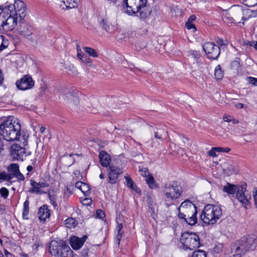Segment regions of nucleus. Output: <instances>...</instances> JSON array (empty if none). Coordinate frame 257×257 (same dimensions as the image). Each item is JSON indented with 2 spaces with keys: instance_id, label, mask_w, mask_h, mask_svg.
<instances>
[{
  "instance_id": "nucleus-6",
  "label": "nucleus",
  "mask_w": 257,
  "mask_h": 257,
  "mask_svg": "<svg viewBox=\"0 0 257 257\" xmlns=\"http://www.w3.org/2000/svg\"><path fill=\"white\" fill-rule=\"evenodd\" d=\"M163 190L165 198L168 200L178 198L182 192L181 186L176 181L166 184L163 187Z\"/></svg>"
},
{
  "instance_id": "nucleus-15",
  "label": "nucleus",
  "mask_w": 257,
  "mask_h": 257,
  "mask_svg": "<svg viewBox=\"0 0 257 257\" xmlns=\"http://www.w3.org/2000/svg\"><path fill=\"white\" fill-rule=\"evenodd\" d=\"M108 174V182L110 184H115L118 181V178L122 173V170L114 165L109 166Z\"/></svg>"
},
{
  "instance_id": "nucleus-49",
  "label": "nucleus",
  "mask_w": 257,
  "mask_h": 257,
  "mask_svg": "<svg viewBox=\"0 0 257 257\" xmlns=\"http://www.w3.org/2000/svg\"><path fill=\"white\" fill-rule=\"evenodd\" d=\"M217 153L224 152L228 153L230 151L229 148L216 147Z\"/></svg>"
},
{
  "instance_id": "nucleus-46",
  "label": "nucleus",
  "mask_w": 257,
  "mask_h": 257,
  "mask_svg": "<svg viewBox=\"0 0 257 257\" xmlns=\"http://www.w3.org/2000/svg\"><path fill=\"white\" fill-rule=\"evenodd\" d=\"M9 190L5 187H3L0 189V193L2 197L4 198H7L9 195Z\"/></svg>"
},
{
  "instance_id": "nucleus-17",
  "label": "nucleus",
  "mask_w": 257,
  "mask_h": 257,
  "mask_svg": "<svg viewBox=\"0 0 257 257\" xmlns=\"http://www.w3.org/2000/svg\"><path fill=\"white\" fill-rule=\"evenodd\" d=\"M26 153L25 149L18 144H14L11 147V156L14 160L23 161Z\"/></svg>"
},
{
  "instance_id": "nucleus-45",
  "label": "nucleus",
  "mask_w": 257,
  "mask_h": 257,
  "mask_svg": "<svg viewBox=\"0 0 257 257\" xmlns=\"http://www.w3.org/2000/svg\"><path fill=\"white\" fill-rule=\"evenodd\" d=\"M99 25L100 27H101L104 30H105L106 31H108L109 29V26L107 24L106 20L104 19H102Z\"/></svg>"
},
{
  "instance_id": "nucleus-13",
  "label": "nucleus",
  "mask_w": 257,
  "mask_h": 257,
  "mask_svg": "<svg viewBox=\"0 0 257 257\" xmlns=\"http://www.w3.org/2000/svg\"><path fill=\"white\" fill-rule=\"evenodd\" d=\"M246 185H240L237 191L236 198L239 201L242 205L245 208H247V205L249 203V200L251 199L250 195L245 194L246 190Z\"/></svg>"
},
{
  "instance_id": "nucleus-22",
  "label": "nucleus",
  "mask_w": 257,
  "mask_h": 257,
  "mask_svg": "<svg viewBox=\"0 0 257 257\" xmlns=\"http://www.w3.org/2000/svg\"><path fill=\"white\" fill-rule=\"evenodd\" d=\"M99 158L100 163L102 166L106 167L108 166H110V158L105 151H102L100 152Z\"/></svg>"
},
{
  "instance_id": "nucleus-61",
  "label": "nucleus",
  "mask_w": 257,
  "mask_h": 257,
  "mask_svg": "<svg viewBox=\"0 0 257 257\" xmlns=\"http://www.w3.org/2000/svg\"><path fill=\"white\" fill-rule=\"evenodd\" d=\"M5 254L6 257H13V255L8 252L6 249H5Z\"/></svg>"
},
{
  "instance_id": "nucleus-53",
  "label": "nucleus",
  "mask_w": 257,
  "mask_h": 257,
  "mask_svg": "<svg viewBox=\"0 0 257 257\" xmlns=\"http://www.w3.org/2000/svg\"><path fill=\"white\" fill-rule=\"evenodd\" d=\"M18 179V180L20 182L21 181H24L25 180L24 176L19 171L15 176Z\"/></svg>"
},
{
  "instance_id": "nucleus-55",
  "label": "nucleus",
  "mask_w": 257,
  "mask_h": 257,
  "mask_svg": "<svg viewBox=\"0 0 257 257\" xmlns=\"http://www.w3.org/2000/svg\"><path fill=\"white\" fill-rule=\"evenodd\" d=\"M233 117L230 115H225L223 116V119L225 122H231Z\"/></svg>"
},
{
  "instance_id": "nucleus-25",
  "label": "nucleus",
  "mask_w": 257,
  "mask_h": 257,
  "mask_svg": "<svg viewBox=\"0 0 257 257\" xmlns=\"http://www.w3.org/2000/svg\"><path fill=\"white\" fill-rule=\"evenodd\" d=\"M240 186L239 185H233L227 183L226 185L223 187V191L229 194L233 195L235 193H237V191H238Z\"/></svg>"
},
{
  "instance_id": "nucleus-37",
  "label": "nucleus",
  "mask_w": 257,
  "mask_h": 257,
  "mask_svg": "<svg viewBox=\"0 0 257 257\" xmlns=\"http://www.w3.org/2000/svg\"><path fill=\"white\" fill-rule=\"evenodd\" d=\"M64 99H67V101L69 99L70 101L74 102V103H77L78 102V98L77 96L73 95L72 93H68V94L65 95L64 96Z\"/></svg>"
},
{
  "instance_id": "nucleus-3",
  "label": "nucleus",
  "mask_w": 257,
  "mask_h": 257,
  "mask_svg": "<svg viewBox=\"0 0 257 257\" xmlns=\"http://www.w3.org/2000/svg\"><path fill=\"white\" fill-rule=\"evenodd\" d=\"M222 215V210L218 206L211 204L205 206L200 216L203 222L207 225L215 223Z\"/></svg>"
},
{
  "instance_id": "nucleus-7",
  "label": "nucleus",
  "mask_w": 257,
  "mask_h": 257,
  "mask_svg": "<svg viewBox=\"0 0 257 257\" xmlns=\"http://www.w3.org/2000/svg\"><path fill=\"white\" fill-rule=\"evenodd\" d=\"M13 13L19 16V21H23L26 16L25 4L21 0H15L14 4L7 5L4 8V13Z\"/></svg>"
},
{
  "instance_id": "nucleus-2",
  "label": "nucleus",
  "mask_w": 257,
  "mask_h": 257,
  "mask_svg": "<svg viewBox=\"0 0 257 257\" xmlns=\"http://www.w3.org/2000/svg\"><path fill=\"white\" fill-rule=\"evenodd\" d=\"M21 125L16 120L7 119L0 124L1 135L7 141L18 140L21 135Z\"/></svg>"
},
{
  "instance_id": "nucleus-20",
  "label": "nucleus",
  "mask_w": 257,
  "mask_h": 257,
  "mask_svg": "<svg viewBox=\"0 0 257 257\" xmlns=\"http://www.w3.org/2000/svg\"><path fill=\"white\" fill-rule=\"evenodd\" d=\"M50 215V210L47 205H44L39 208L38 216L41 223H44L46 220L49 218Z\"/></svg>"
},
{
  "instance_id": "nucleus-12",
  "label": "nucleus",
  "mask_w": 257,
  "mask_h": 257,
  "mask_svg": "<svg viewBox=\"0 0 257 257\" xmlns=\"http://www.w3.org/2000/svg\"><path fill=\"white\" fill-rule=\"evenodd\" d=\"M9 173L5 172L0 173V181L5 180L12 183V179L20 171L19 165L17 164H12L8 168Z\"/></svg>"
},
{
  "instance_id": "nucleus-56",
  "label": "nucleus",
  "mask_w": 257,
  "mask_h": 257,
  "mask_svg": "<svg viewBox=\"0 0 257 257\" xmlns=\"http://www.w3.org/2000/svg\"><path fill=\"white\" fill-rule=\"evenodd\" d=\"M38 183L41 189H42V188H43L45 187H48L49 186V184L47 182H39Z\"/></svg>"
},
{
  "instance_id": "nucleus-8",
  "label": "nucleus",
  "mask_w": 257,
  "mask_h": 257,
  "mask_svg": "<svg viewBox=\"0 0 257 257\" xmlns=\"http://www.w3.org/2000/svg\"><path fill=\"white\" fill-rule=\"evenodd\" d=\"M1 21H2L1 26L9 31L13 30L17 26L18 23L22 21H19V16L11 12L6 13L2 16Z\"/></svg>"
},
{
  "instance_id": "nucleus-14",
  "label": "nucleus",
  "mask_w": 257,
  "mask_h": 257,
  "mask_svg": "<svg viewBox=\"0 0 257 257\" xmlns=\"http://www.w3.org/2000/svg\"><path fill=\"white\" fill-rule=\"evenodd\" d=\"M246 252L239 240H237L231 244L228 257H241Z\"/></svg>"
},
{
  "instance_id": "nucleus-42",
  "label": "nucleus",
  "mask_w": 257,
  "mask_h": 257,
  "mask_svg": "<svg viewBox=\"0 0 257 257\" xmlns=\"http://www.w3.org/2000/svg\"><path fill=\"white\" fill-rule=\"evenodd\" d=\"M66 2L68 5L66 7L69 8H74L77 6L78 0H66Z\"/></svg>"
},
{
  "instance_id": "nucleus-54",
  "label": "nucleus",
  "mask_w": 257,
  "mask_h": 257,
  "mask_svg": "<svg viewBox=\"0 0 257 257\" xmlns=\"http://www.w3.org/2000/svg\"><path fill=\"white\" fill-rule=\"evenodd\" d=\"M216 43L218 45V46L220 47V46H222L225 45V43L224 41L220 38H217L216 40Z\"/></svg>"
},
{
  "instance_id": "nucleus-19",
  "label": "nucleus",
  "mask_w": 257,
  "mask_h": 257,
  "mask_svg": "<svg viewBox=\"0 0 257 257\" xmlns=\"http://www.w3.org/2000/svg\"><path fill=\"white\" fill-rule=\"evenodd\" d=\"M188 53V59L192 61L194 63H196L197 66L200 69H203V61L200 58L199 52L195 50H190Z\"/></svg>"
},
{
  "instance_id": "nucleus-57",
  "label": "nucleus",
  "mask_w": 257,
  "mask_h": 257,
  "mask_svg": "<svg viewBox=\"0 0 257 257\" xmlns=\"http://www.w3.org/2000/svg\"><path fill=\"white\" fill-rule=\"evenodd\" d=\"M186 27L188 30L195 28L194 25L192 24V23L188 21L186 23Z\"/></svg>"
},
{
  "instance_id": "nucleus-52",
  "label": "nucleus",
  "mask_w": 257,
  "mask_h": 257,
  "mask_svg": "<svg viewBox=\"0 0 257 257\" xmlns=\"http://www.w3.org/2000/svg\"><path fill=\"white\" fill-rule=\"evenodd\" d=\"M216 147L212 148L208 152V155L210 157H216L217 156L216 153L217 152V150H216Z\"/></svg>"
},
{
  "instance_id": "nucleus-41",
  "label": "nucleus",
  "mask_w": 257,
  "mask_h": 257,
  "mask_svg": "<svg viewBox=\"0 0 257 257\" xmlns=\"http://www.w3.org/2000/svg\"><path fill=\"white\" fill-rule=\"evenodd\" d=\"M243 4L248 7H251L257 4V0H243Z\"/></svg>"
},
{
  "instance_id": "nucleus-28",
  "label": "nucleus",
  "mask_w": 257,
  "mask_h": 257,
  "mask_svg": "<svg viewBox=\"0 0 257 257\" xmlns=\"http://www.w3.org/2000/svg\"><path fill=\"white\" fill-rule=\"evenodd\" d=\"M222 20L225 23L231 24L234 23V19L230 14L229 10H224L222 12Z\"/></svg>"
},
{
  "instance_id": "nucleus-24",
  "label": "nucleus",
  "mask_w": 257,
  "mask_h": 257,
  "mask_svg": "<svg viewBox=\"0 0 257 257\" xmlns=\"http://www.w3.org/2000/svg\"><path fill=\"white\" fill-rule=\"evenodd\" d=\"M223 170L228 175L232 174H236L239 171V168L237 166H234L232 164L224 163L223 165Z\"/></svg>"
},
{
  "instance_id": "nucleus-38",
  "label": "nucleus",
  "mask_w": 257,
  "mask_h": 257,
  "mask_svg": "<svg viewBox=\"0 0 257 257\" xmlns=\"http://www.w3.org/2000/svg\"><path fill=\"white\" fill-rule=\"evenodd\" d=\"M8 46V42L5 40V37L0 35V52L6 49Z\"/></svg>"
},
{
  "instance_id": "nucleus-27",
  "label": "nucleus",
  "mask_w": 257,
  "mask_h": 257,
  "mask_svg": "<svg viewBox=\"0 0 257 257\" xmlns=\"http://www.w3.org/2000/svg\"><path fill=\"white\" fill-rule=\"evenodd\" d=\"M257 16V10L253 11L250 9H247L243 11V16L241 18L242 20L246 21L250 18H255Z\"/></svg>"
},
{
  "instance_id": "nucleus-64",
  "label": "nucleus",
  "mask_w": 257,
  "mask_h": 257,
  "mask_svg": "<svg viewBox=\"0 0 257 257\" xmlns=\"http://www.w3.org/2000/svg\"><path fill=\"white\" fill-rule=\"evenodd\" d=\"M84 204H89L91 203V200L90 199H88V198H86L84 200Z\"/></svg>"
},
{
  "instance_id": "nucleus-58",
  "label": "nucleus",
  "mask_w": 257,
  "mask_h": 257,
  "mask_svg": "<svg viewBox=\"0 0 257 257\" xmlns=\"http://www.w3.org/2000/svg\"><path fill=\"white\" fill-rule=\"evenodd\" d=\"M155 135V138L157 139L161 140L162 137V135L158 132H156L154 133Z\"/></svg>"
},
{
  "instance_id": "nucleus-21",
  "label": "nucleus",
  "mask_w": 257,
  "mask_h": 257,
  "mask_svg": "<svg viewBox=\"0 0 257 257\" xmlns=\"http://www.w3.org/2000/svg\"><path fill=\"white\" fill-rule=\"evenodd\" d=\"M152 12L150 7L146 4L138 9V11H135V14H139L137 16L141 19H146L148 18Z\"/></svg>"
},
{
  "instance_id": "nucleus-4",
  "label": "nucleus",
  "mask_w": 257,
  "mask_h": 257,
  "mask_svg": "<svg viewBox=\"0 0 257 257\" xmlns=\"http://www.w3.org/2000/svg\"><path fill=\"white\" fill-rule=\"evenodd\" d=\"M50 253L56 257H73V251L63 240H52L49 244Z\"/></svg>"
},
{
  "instance_id": "nucleus-26",
  "label": "nucleus",
  "mask_w": 257,
  "mask_h": 257,
  "mask_svg": "<svg viewBox=\"0 0 257 257\" xmlns=\"http://www.w3.org/2000/svg\"><path fill=\"white\" fill-rule=\"evenodd\" d=\"M229 11L234 20L238 19L241 15H243V10L239 6H234L230 8Z\"/></svg>"
},
{
  "instance_id": "nucleus-47",
  "label": "nucleus",
  "mask_w": 257,
  "mask_h": 257,
  "mask_svg": "<svg viewBox=\"0 0 257 257\" xmlns=\"http://www.w3.org/2000/svg\"><path fill=\"white\" fill-rule=\"evenodd\" d=\"M96 217L99 219H102L105 217V213L102 210L99 209L96 211Z\"/></svg>"
},
{
  "instance_id": "nucleus-16",
  "label": "nucleus",
  "mask_w": 257,
  "mask_h": 257,
  "mask_svg": "<svg viewBox=\"0 0 257 257\" xmlns=\"http://www.w3.org/2000/svg\"><path fill=\"white\" fill-rule=\"evenodd\" d=\"M34 85V81L31 77L25 75L16 82L17 87L21 90H25L31 88Z\"/></svg>"
},
{
  "instance_id": "nucleus-50",
  "label": "nucleus",
  "mask_w": 257,
  "mask_h": 257,
  "mask_svg": "<svg viewBox=\"0 0 257 257\" xmlns=\"http://www.w3.org/2000/svg\"><path fill=\"white\" fill-rule=\"evenodd\" d=\"M75 219L73 218H69L65 220V225H75Z\"/></svg>"
},
{
  "instance_id": "nucleus-29",
  "label": "nucleus",
  "mask_w": 257,
  "mask_h": 257,
  "mask_svg": "<svg viewBox=\"0 0 257 257\" xmlns=\"http://www.w3.org/2000/svg\"><path fill=\"white\" fill-rule=\"evenodd\" d=\"M30 184L32 186V188L30 191L31 193H36L38 194H44L46 193L45 192L43 191L42 189H41L38 183L35 182L34 180H31Z\"/></svg>"
},
{
  "instance_id": "nucleus-31",
  "label": "nucleus",
  "mask_w": 257,
  "mask_h": 257,
  "mask_svg": "<svg viewBox=\"0 0 257 257\" xmlns=\"http://www.w3.org/2000/svg\"><path fill=\"white\" fill-rule=\"evenodd\" d=\"M77 57L79 60H80L82 62L85 63L88 65H90L91 64V61L90 58L88 57L86 54L81 53H79L78 55H77Z\"/></svg>"
},
{
  "instance_id": "nucleus-48",
  "label": "nucleus",
  "mask_w": 257,
  "mask_h": 257,
  "mask_svg": "<svg viewBox=\"0 0 257 257\" xmlns=\"http://www.w3.org/2000/svg\"><path fill=\"white\" fill-rule=\"evenodd\" d=\"M246 79L248 83L254 86H257V78L247 77Z\"/></svg>"
},
{
  "instance_id": "nucleus-63",
  "label": "nucleus",
  "mask_w": 257,
  "mask_h": 257,
  "mask_svg": "<svg viewBox=\"0 0 257 257\" xmlns=\"http://www.w3.org/2000/svg\"><path fill=\"white\" fill-rule=\"evenodd\" d=\"M3 140L0 138V153L3 150Z\"/></svg>"
},
{
  "instance_id": "nucleus-39",
  "label": "nucleus",
  "mask_w": 257,
  "mask_h": 257,
  "mask_svg": "<svg viewBox=\"0 0 257 257\" xmlns=\"http://www.w3.org/2000/svg\"><path fill=\"white\" fill-rule=\"evenodd\" d=\"M48 197L50 200L51 204L54 206V208H56L57 206V204L56 201L57 198L56 195L55 194H51L50 193H49Z\"/></svg>"
},
{
  "instance_id": "nucleus-1",
  "label": "nucleus",
  "mask_w": 257,
  "mask_h": 257,
  "mask_svg": "<svg viewBox=\"0 0 257 257\" xmlns=\"http://www.w3.org/2000/svg\"><path fill=\"white\" fill-rule=\"evenodd\" d=\"M178 211L177 223L195 225L197 222L196 206L190 200L183 201L177 208Z\"/></svg>"
},
{
  "instance_id": "nucleus-9",
  "label": "nucleus",
  "mask_w": 257,
  "mask_h": 257,
  "mask_svg": "<svg viewBox=\"0 0 257 257\" xmlns=\"http://www.w3.org/2000/svg\"><path fill=\"white\" fill-rule=\"evenodd\" d=\"M238 240L246 252L254 250L257 245V235L254 233L244 236Z\"/></svg>"
},
{
  "instance_id": "nucleus-5",
  "label": "nucleus",
  "mask_w": 257,
  "mask_h": 257,
  "mask_svg": "<svg viewBox=\"0 0 257 257\" xmlns=\"http://www.w3.org/2000/svg\"><path fill=\"white\" fill-rule=\"evenodd\" d=\"M180 240L184 250H194L200 245V238L194 232L187 231L182 233Z\"/></svg>"
},
{
  "instance_id": "nucleus-35",
  "label": "nucleus",
  "mask_w": 257,
  "mask_h": 257,
  "mask_svg": "<svg viewBox=\"0 0 257 257\" xmlns=\"http://www.w3.org/2000/svg\"><path fill=\"white\" fill-rule=\"evenodd\" d=\"M214 75L217 80L222 79L223 74L219 65H217L214 70Z\"/></svg>"
},
{
  "instance_id": "nucleus-30",
  "label": "nucleus",
  "mask_w": 257,
  "mask_h": 257,
  "mask_svg": "<svg viewBox=\"0 0 257 257\" xmlns=\"http://www.w3.org/2000/svg\"><path fill=\"white\" fill-rule=\"evenodd\" d=\"M124 178L125 179L126 185L128 187L131 188L132 190H134L137 193H140V189H138V188L136 185H135L134 181L129 176H125L124 177Z\"/></svg>"
},
{
  "instance_id": "nucleus-59",
  "label": "nucleus",
  "mask_w": 257,
  "mask_h": 257,
  "mask_svg": "<svg viewBox=\"0 0 257 257\" xmlns=\"http://www.w3.org/2000/svg\"><path fill=\"white\" fill-rule=\"evenodd\" d=\"M88 252V249H83L81 251V255L83 256V257L87 256Z\"/></svg>"
},
{
  "instance_id": "nucleus-60",
  "label": "nucleus",
  "mask_w": 257,
  "mask_h": 257,
  "mask_svg": "<svg viewBox=\"0 0 257 257\" xmlns=\"http://www.w3.org/2000/svg\"><path fill=\"white\" fill-rule=\"evenodd\" d=\"M196 19V17L194 16V15H191L188 20V22H191L192 23L193 21H194Z\"/></svg>"
},
{
  "instance_id": "nucleus-10",
  "label": "nucleus",
  "mask_w": 257,
  "mask_h": 257,
  "mask_svg": "<svg viewBox=\"0 0 257 257\" xmlns=\"http://www.w3.org/2000/svg\"><path fill=\"white\" fill-rule=\"evenodd\" d=\"M123 6L126 7V13L129 15L135 14V11L147 3V0H123Z\"/></svg>"
},
{
  "instance_id": "nucleus-18",
  "label": "nucleus",
  "mask_w": 257,
  "mask_h": 257,
  "mask_svg": "<svg viewBox=\"0 0 257 257\" xmlns=\"http://www.w3.org/2000/svg\"><path fill=\"white\" fill-rule=\"evenodd\" d=\"M87 236L86 235H83L82 237H78L76 236H71L70 239V243L74 250L79 249L83 245Z\"/></svg>"
},
{
  "instance_id": "nucleus-43",
  "label": "nucleus",
  "mask_w": 257,
  "mask_h": 257,
  "mask_svg": "<svg viewBox=\"0 0 257 257\" xmlns=\"http://www.w3.org/2000/svg\"><path fill=\"white\" fill-rule=\"evenodd\" d=\"M223 247L222 243H218L216 244L213 248V251L214 253H218L222 251Z\"/></svg>"
},
{
  "instance_id": "nucleus-34",
  "label": "nucleus",
  "mask_w": 257,
  "mask_h": 257,
  "mask_svg": "<svg viewBox=\"0 0 257 257\" xmlns=\"http://www.w3.org/2000/svg\"><path fill=\"white\" fill-rule=\"evenodd\" d=\"M83 49L90 56L94 58L98 56L97 52L94 49L88 47H84Z\"/></svg>"
},
{
  "instance_id": "nucleus-23",
  "label": "nucleus",
  "mask_w": 257,
  "mask_h": 257,
  "mask_svg": "<svg viewBox=\"0 0 257 257\" xmlns=\"http://www.w3.org/2000/svg\"><path fill=\"white\" fill-rule=\"evenodd\" d=\"M21 34L24 37L28 38V39L32 40L31 38H29L32 35L33 33V27L29 25H24L23 26H21Z\"/></svg>"
},
{
  "instance_id": "nucleus-11",
  "label": "nucleus",
  "mask_w": 257,
  "mask_h": 257,
  "mask_svg": "<svg viewBox=\"0 0 257 257\" xmlns=\"http://www.w3.org/2000/svg\"><path fill=\"white\" fill-rule=\"evenodd\" d=\"M203 48L209 59H216L220 54V49L219 47L216 46L213 42H207L205 43L203 45Z\"/></svg>"
},
{
  "instance_id": "nucleus-33",
  "label": "nucleus",
  "mask_w": 257,
  "mask_h": 257,
  "mask_svg": "<svg viewBox=\"0 0 257 257\" xmlns=\"http://www.w3.org/2000/svg\"><path fill=\"white\" fill-rule=\"evenodd\" d=\"M146 181L150 188L156 189L157 188V185L155 183L154 178L153 176H149L146 179Z\"/></svg>"
},
{
  "instance_id": "nucleus-36",
  "label": "nucleus",
  "mask_w": 257,
  "mask_h": 257,
  "mask_svg": "<svg viewBox=\"0 0 257 257\" xmlns=\"http://www.w3.org/2000/svg\"><path fill=\"white\" fill-rule=\"evenodd\" d=\"M122 228V226H117L116 228V230L117 232L116 236V243L118 245L119 244L122 234L123 233V231H122L121 230Z\"/></svg>"
},
{
  "instance_id": "nucleus-44",
  "label": "nucleus",
  "mask_w": 257,
  "mask_h": 257,
  "mask_svg": "<svg viewBox=\"0 0 257 257\" xmlns=\"http://www.w3.org/2000/svg\"><path fill=\"white\" fill-rule=\"evenodd\" d=\"M75 186L76 188L79 189L82 192L84 193L85 190H83V188H88V185L83 183L82 182H78L76 183Z\"/></svg>"
},
{
  "instance_id": "nucleus-40",
  "label": "nucleus",
  "mask_w": 257,
  "mask_h": 257,
  "mask_svg": "<svg viewBox=\"0 0 257 257\" xmlns=\"http://www.w3.org/2000/svg\"><path fill=\"white\" fill-rule=\"evenodd\" d=\"M192 257H207V255L204 251L199 249L193 252Z\"/></svg>"
},
{
  "instance_id": "nucleus-32",
  "label": "nucleus",
  "mask_w": 257,
  "mask_h": 257,
  "mask_svg": "<svg viewBox=\"0 0 257 257\" xmlns=\"http://www.w3.org/2000/svg\"><path fill=\"white\" fill-rule=\"evenodd\" d=\"M29 201L27 200L25 201L23 205V217L24 219H27L29 211Z\"/></svg>"
},
{
  "instance_id": "nucleus-51",
  "label": "nucleus",
  "mask_w": 257,
  "mask_h": 257,
  "mask_svg": "<svg viewBox=\"0 0 257 257\" xmlns=\"http://www.w3.org/2000/svg\"><path fill=\"white\" fill-rule=\"evenodd\" d=\"M140 171L141 172V174L142 176H143L144 177L148 178L147 177L149 175V173L147 168H144L140 170Z\"/></svg>"
},
{
  "instance_id": "nucleus-62",
  "label": "nucleus",
  "mask_w": 257,
  "mask_h": 257,
  "mask_svg": "<svg viewBox=\"0 0 257 257\" xmlns=\"http://www.w3.org/2000/svg\"><path fill=\"white\" fill-rule=\"evenodd\" d=\"M236 107L238 108H242L243 107V104L241 103H237L235 104Z\"/></svg>"
}]
</instances>
